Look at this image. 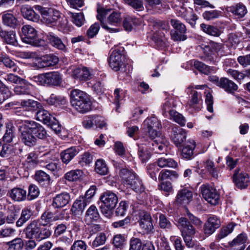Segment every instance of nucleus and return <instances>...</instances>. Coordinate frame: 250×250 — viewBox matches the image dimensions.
Wrapping results in <instances>:
<instances>
[{"label":"nucleus","mask_w":250,"mask_h":250,"mask_svg":"<svg viewBox=\"0 0 250 250\" xmlns=\"http://www.w3.org/2000/svg\"><path fill=\"white\" fill-rule=\"evenodd\" d=\"M110 11L109 9H106L103 7L97 8V18L100 21L102 27L109 33H116L119 31V29L114 27H110L118 26L121 23L122 18L121 13L113 12L107 17L106 22L104 21V18Z\"/></svg>","instance_id":"1"},{"label":"nucleus","mask_w":250,"mask_h":250,"mask_svg":"<svg viewBox=\"0 0 250 250\" xmlns=\"http://www.w3.org/2000/svg\"><path fill=\"white\" fill-rule=\"evenodd\" d=\"M70 98L72 106L78 112L83 113L91 109L90 96L86 92L79 89H73L70 91Z\"/></svg>","instance_id":"2"},{"label":"nucleus","mask_w":250,"mask_h":250,"mask_svg":"<svg viewBox=\"0 0 250 250\" xmlns=\"http://www.w3.org/2000/svg\"><path fill=\"white\" fill-rule=\"evenodd\" d=\"M120 176L124 180V184L137 192L144 191V186L141 179L133 172L127 168H122L120 170Z\"/></svg>","instance_id":"3"},{"label":"nucleus","mask_w":250,"mask_h":250,"mask_svg":"<svg viewBox=\"0 0 250 250\" xmlns=\"http://www.w3.org/2000/svg\"><path fill=\"white\" fill-rule=\"evenodd\" d=\"M100 199L102 202L100 206L101 212L105 217H110L118 201L117 196L113 192L107 190L101 195Z\"/></svg>","instance_id":"4"},{"label":"nucleus","mask_w":250,"mask_h":250,"mask_svg":"<svg viewBox=\"0 0 250 250\" xmlns=\"http://www.w3.org/2000/svg\"><path fill=\"white\" fill-rule=\"evenodd\" d=\"M222 47V44L213 42H210L207 45L202 44L200 45V48L204 55L202 57L203 59L206 62L215 63L218 60V52Z\"/></svg>","instance_id":"5"},{"label":"nucleus","mask_w":250,"mask_h":250,"mask_svg":"<svg viewBox=\"0 0 250 250\" xmlns=\"http://www.w3.org/2000/svg\"><path fill=\"white\" fill-rule=\"evenodd\" d=\"M21 39L23 42L36 46L43 45L44 41L39 40L37 35V32L32 26L25 25L22 27Z\"/></svg>","instance_id":"6"},{"label":"nucleus","mask_w":250,"mask_h":250,"mask_svg":"<svg viewBox=\"0 0 250 250\" xmlns=\"http://www.w3.org/2000/svg\"><path fill=\"white\" fill-rule=\"evenodd\" d=\"M33 81L40 85H60L62 77L58 72H50L33 77Z\"/></svg>","instance_id":"7"},{"label":"nucleus","mask_w":250,"mask_h":250,"mask_svg":"<svg viewBox=\"0 0 250 250\" xmlns=\"http://www.w3.org/2000/svg\"><path fill=\"white\" fill-rule=\"evenodd\" d=\"M34 8L41 15L43 22L48 25L56 24L61 17L60 12L53 8L44 7L39 5H35Z\"/></svg>","instance_id":"8"},{"label":"nucleus","mask_w":250,"mask_h":250,"mask_svg":"<svg viewBox=\"0 0 250 250\" xmlns=\"http://www.w3.org/2000/svg\"><path fill=\"white\" fill-rule=\"evenodd\" d=\"M161 127V123L155 117L146 118L142 125L143 129L148 133L150 138L152 139L160 136Z\"/></svg>","instance_id":"9"},{"label":"nucleus","mask_w":250,"mask_h":250,"mask_svg":"<svg viewBox=\"0 0 250 250\" xmlns=\"http://www.w3.org/2000/svg\"><path fill=\"white\" fill-rule=\"evenodd\" d=\"M18 124L19 130L21 133L20 137L21 142L28 146H34L37 143V138L28 129L27 124L25 121H19Z\"/></svg>","instance_id":"10"},{"label":"nucleus","mask_w":250,"mask_h":250,"mask_svg":"<svg viewBox=\"0 0 250 250\" xmlns=\"http://www.w3.org/2000/svg\"><path fill=\"white\" fill-rule=\"evenodd\" d=\"M125 58L121 52L117 50H113L109 58L108 62L110 67L114 71L125 72Z\"/></svg>","instance_id":"11"},{"label":"nucleus","mask_w":250,"mask_h":250,"mask_svg":"<svg viewBox=\"0 0 250 250\" xmlns=\"http://www.w3.org/2000/svg\"><path fill=\"white\" fill-rule=\"evenodd\" d=\"M203 198L211 205L218 204L220 195L216 189L208 185H203L200 188Z\"/></svg>","instance_id":"12"},{"label":"nucleus","mask_w":250,"mask_h":250,"mask_svg":"<svg viewBox=\"0 0 250 250\" xmlns=\"http://www.w3.org/2000/svg\"><path fill=\"white\" fill-rule=\"evenodd\" d=\"M138 223L142 232L144 234L150 233L153 229L152 219L148 213H140Z\"/></svg>","instance_id":"13"},{"label":"nucleus","mask_w":250,"mask_h":250,"mask_svg":"<svg viewBox=\"0 0 250 250\" xmlns=\"http://www.w3.org/2000/svg\"><path fill=\"white\" fill-rule=\"evenodd\" d=\"M178 227L180 230L182 236H193L196 233V229L190 222L185 217H180L178 220Z\"/></svg>","instance_id":"14"},{"label":"nucleus","mask_w":250,"mask_h":250,"mask_svg":"<svg viewBox=\"0 0 250 250\" xmlns=\"http://www.w3.org/2000/svg\"><path fill=\"white\" fill-rule=\"evenodd\" d=\"M27 124L28 129L30 130L31 132L35 136L39 139H44L46 137L47 133L44 128L40 124L34 121L24 120Z\"/></svg>","instance_id":"15"},{"label":"nucleus","mask_w":250,"mask_h":250,"mask_svg":"<svg viewBox=\"0 0 250 250\" xmlns=\"http://www.w3.org/2000/svg\"><path fill=\"white\" fill-rule=\"evenodd\" d=\"M93 71L89 68L84 67H78L72 71V76L80 81H87L91 78L93 75Z\"/></svg>","instance_id":"16"},{"label":"nucleus","mask_w":250,"mask_h":250,"mask_svg":"<svg viewBox=\"0 0 250 250\" xmlns=\"http://www.w3.org/2000/svg\"><path fill=\"white\" fill-rule=\"evenodd\" d=\"M1 19L3 24L11 28H15L18 25V21L16 16L11 10L6 11L1 14Z\"/></svg>","instance_id":"17"},{"label":"nucleus","mask_w":250,"mask_h":250,"mask_svg":"<svg viewBox=\"0 0 250 250\" xmlns=\"http://www.w3.org/2000/svg\"><path fill=\"white\" fill-rule=\"evenodd\" d=\"M196 147L195 142L193 140H188L181 150V156L182 158L189 160L194 157V150Z\"/></svg>","instance_id":"18"},{"label":"nucleus","mask_w":250,"mask_h":250,"mask_svg":"<svg viewBox=\"0 0 250 250\" xmlns=\"http://www.w3.org/2000/svg\"><path fill=\"white\" fill-rule=\"evenodd\" d=\"M71 200L67 192H62L56 195L53 199L52 206L54 208H61L65 206Z\"/></svg>","instance_id":"19"},{"label":"nucleus","mask_w":250,"mask_h":250,"mask_svg":"<svg viewBox=\"0 0 250 250\" xmlns=\"http://www.w3.org/2000/svg\"><path fill=\"white\" fill-rule=\"evenodd\" d=\"M89 201H87L83 196H80L74 202L71 210L75 215H81Z\"/></svg>","instance_id":"20"},{"label":"nucleus","mask_w":250,"mask_h":250,"mask_svg":"<svg viewBox=\"0 0 250 250\" xmlns=\"http://www.w3.org/2000/svg\"><path fill=\"white\" fill-rule=\"evenodd\" d=\"M78 147L73 146L62 151L60 154L61 159L63 164H68L79 152Z\"/></svg>","instance_id":"21"},{"label":"nucleus","mask_w":250,"mask_h":250,"mask_svg":"<svg viewBox=\"0 0 250 250\" xmlns=\"http://www.w3.org/2000/svg\"><path fill=\"white\" fill-rule=\"evenodd\" d=\"M59 62V58L52 54L43 56L37 63L38 68H42L55 65Z\"/></svg>","instance_id":"22"},{"label":"nucleus","mask_w":250,"mask_h":250,"mask_svg":"<svg viewBox=\"0 0 250 250\" xmlns=\"http://www.w3.org/2000/svg\"><path fill=\"white\" fill-rule=\"evenodd\" d=\"M187 137L186 131L180 127L174 128L172 129L171 139L177 146H180L185 141Z\"/></svg>","instance_id":"23"},{"label":"nucleus","mask_w":250,"mask_h":250,"mask_svg":"<svg viewBox=\"0 0 250 250\" xmlns=\"http://www.w3.org/2000/svg\"><path fill=\"white\" fill-rule=\"evenodd\" d=\"M233 180L237 187L240 189L245 188L250 182V177L246 173H235L233 175Z\"/></svg>","instance_id":"24"},{"label":"nucleus","mask_w":250,"mask_h":250,"mask_svg":"<svg viewBox=\"0 0 250 250\" xmlns=\"http://www.w3.org/2000/svg\"><path fill=\"white\" fill-rule=\"evenodd\" d=\"M192 192L187 188L180 189L176 196L177 202L181 204H188L192 199Z\"/></svg>","instance_id":"25"},{"label":"nucleus","mask_w":250,"mask_h":250,"mask_svg":"<svg viewBox=\"0 0 250 250\" xmlns=\"http://www.w3.org/2000/svg\"><path fill=\"white\" fill-rule=\"evenodd\" d=\"M62 217L57 213H53L49 211H45L39 219L40 224L45 226L51 222L61 219Z\"/></svg>","instance_id":"26"},{"label":"nucleus","mask_w":250,"mask_h":250,"mask_svg":"<svg viewBox=\"0 0 250 250\" xmlns=\"http://www.w3.org/2000/svg\"><path fill=\"white\" fill-rule=\"evenodd\" d=\"M41 226L42 225L39 220L32 221L24 229L26 237L29 238H36L41 229Z\"/></svg>","instance_id":"27"},{"label":"nucleus","mask_w":250,"mask_h":250,"mask_svg":"<svg viewBox=\"0 0 250 250\" xmlns=\"http://www.w3.org/2000/svg\"><path fill=\"white\" fill-rule=\"evenodd\" d=\"M228 11L238 19L244 17L248 12L246 6L241 2L228 7Z\"/></svg>","instance_id":"28"},{"label":"nucleus","mask_w":250,"mask_h":250,"mask_svg":"<svg viewBox=\"0 0 250 250\" xmlns=\"http://www.w3.org/2000/svg\"><path fill=\"white\" fill-rule=\"evenodd\" d=\"M191 95L190 99L188 104V109L190 112L198 111L200 109L199 102L201 95L198 92L193 90H191Z\"/></svg>","instance_id":"29"},{"label":"nucleus","mask_w":250,"mask_h":250,"mask_svg":"<svg viewBox=\"0 0 250 250\" xmlns=\"http://www.w3.org/2000/svg\"><path fill=\"white\" fill-rule=\"evenodd\" d=\"M47 38L50 43L55 48L63 51H66V47L61 39L53 33H48Z\"/></svg>","instance_id":"30"},{"label":"nucleus","mask_w":250,"mask_h":250,"mask_svg":"<svg viewBox=\"0 0 250 250\" xmlns=\"http://www.w3.org/2000/svg\"><path fill=\"white\" fill-rule=\"evenodd\" d=\"M21 12L23 17L28 20L34 22H38L40 20V16L29 5H23L21 8Z\"/></svg>","instance_id":"31"},{"label":"nucleus","mask_w":250,"mask_h":250,"mask_svg":"<svg viewBox=\"0 0 250 250\" xmlns=\"http://www.w3.org/2000/svg\"><path fill=\"white\" fill-rule=\"evenodd\" d=\"M0 37L3 42L8 44L15 45L17 42L16 35L15 31H6L0 27Z\"/></svg>","instance_id":"32"},{"label":"nucleus","mask_w":250,"mask_h":250,"mask_svg":"<svg viewBox=\"0 0 250 250\" xmlns=\"http://www.w3.org/2000/svg\"><path fill=\"white\" fill-rule=\"evenodd\" d=\"M219 87L230 93H234L238 89V86L234 82L224 77L221 78Z\"/></svg>","instance_id":"33"},{"label":"nucleus","mask_w":250,"mask_h":250,"mask_svg":"<svg viewBox=\"0 0 250 250\" xmlns=\"http://www.w3.org/2000/svg\"><path fill=\"white\" fill-rule=\"evenodd\" d=\"M9 195L12 199L15 201H22L26 197V191L21 188H15L11 190Z\"/></svg>","instance_id":"34"},{"label":"nucleus","mask_w":250,"mask_h":250,"mask_svg":"<svg viewBox=\"0 0 250 250\" xmlns=\"http://www.w3.org/2000/svg\"><path fill=\"white\" fill-rule=\"evenodd\" d=\"M19 84L20 85L16 86L14 88V92L15 94L29 95L31 94V85L28 83L25 80H24V82H21Z\"/></svg>","instance_id":"35"},{"label":"nucleus","mask_w":250,"mask_h":250,"mask_svg":"<svg viewBox=\"0 0 250 250\" xmlns=\"http://www.w3.org/2000/svg\"><path fill=\"white\" fill-rule=\"evenodd\" d=\"M159 136L155 138H150L151 141L149 142L148 145L149 149L152 150L156 153L161 154L166 148V146L161 142H158L160 140Z\"/></svg>","instance_id":"36"},{"label":"nucleus","mask_w":250,"mask_h":250,"mask_svg":"<svg viewBox=\"0 0 250 250\" xmlns=\"http://www.w3.org/2000/svg\"><path fill=\"white\" fill-rule=\"evenodd\" d=\"M46 102L49 105H53L56 107H61L66 104V100L63 97L57 96L52 94L50 97L46 100Z\"/></svg>","instance_id":"37"},{"label":"nucleus","mask_w":250,"mask_h":250,"mask_svg":"<svg viewBox=\"0 0 250 250\" xmlns=\"http://www.w3.org/2000/svg\"><path fill=\"white\" fill-rule=\"evenodd\" d=\"M33 215V212L30 208H23L21 212V217L16 222V226L20 227L29 220Z\"/></svg>","instance_id":"38"},{"label":"nucleus","mask_w":250,"mask_h":250,"mask_svg":"<svg viewBox=\"0 0 250 250\" xmlns=\"http://www.w3.org/2000/svg\"><path fill=\"white\" fill-rule=\"evenodd\" d=\"M2 65L6 68L12 69L14 72L17 71L18 69L15 63L6 54L0 55V65Z\"/></svg>","instance_id":"39"},{"label":"nucleus","mask_w":250,"mask_h":250,"mask_svg":"<svg viewBox=\"0 0 250 250\" xmlns=\"http://www.w3.org/2000/svg\"><path fill=\"white\" fill-rule=\"evenodd\" d=\"M193 66L196 69L206 75H208L210 73L216 71L215 67L208 66L203 62L197 60L194 61Z\"/></svg>","instance_id":"40"},{"label":"nucleus","mask_w":250,"mask_h":250,"mask_svg":"<svg viewBox=\"0 0 250 250\" xmlns=\"http://www.w3.org/2000/svg\"><path fill=\"white\" fill-rule=\"evenodd\" d=\"M157 166L161 168L170 167L176 168L178 163L171 158H160L157 161Z\"/></svg>","instance_id":"41"},{"label":"nucleus","mask_w":250,"mask_h":250,"mask_svg":"<svg viewBox=\"0 0 250 250\" xmlns=\"http://www.w3.org/2000/svg\"><path fill=\"white\" fill-rule=\"evenodd\" d=\"M248 240V237L246 233H242L239 234L231 242H229V246H234L245 249L246 243Z\"/></svg>","instance_id":"42"},{"label":"nucleus","mask_w":250,"mask_h":250,"mask_svg":"<svg viewBox=\"0 0 250 250\" xmlns=\"http://www.w3.org/2000/svg\"><path fill=\"white\" fill-rule=\"evenodd\" d=\"M37 119L43 122L44 124H50L51 121V116L46 110L42 108L37 112Z\"/></svg>","instance_id":"43"},{"label":"nucleus","mask_w":250,"mask_h":250,"mask_svg":"<svg viewBox=\"0 0 250 250\" xmlns=\"http://www.w3.org/2000/svg\"><path fill=\"white\" fill-rule=\"evenodd\" d=\"M21 104L22 106L25 107L26 110L31 111L39 110L42 107L40 103L32 100H23L21 101Z\"/></svg>","instance_id":"44"},{"label":"nucleus","mask_w":250,"mask_h":250,"mask_svg":"<svg viewBox=\"0 0 250 250\" xmlns=\"http://www.w3.org/2000/svg\"><path fill=\"white\" fill-rule=\"evenodd\" d=\"M12 95L8 87L0 80V103L10 98Z\"/></svg>","instance_id":"45"},{"label":"nucleus","mask_w":250,"mask_h":250,"mask_svg":"<svg viewBox=\"0 0 250 250\" xmlns=\"http://www.w3.org/2000/svg\"><path fill=\"white\" fill-rule=\"evenodd\" d=\"M202 30L207 34L214 36L218 37L221 34V31L216 27L206 24L205 23H202L200 25Z\"/></svg>","instance_id":"46"},{"label":"nucleus","mask_w":250,"mask_h":250,"mask_svg":"<svg viewBox=\"0 0 250 250\" xmlns=\"http://www.w3.org/2000/svg\"><path fill=\"white\" fill-rule=\"evenodd\" d=\"M236 224L234 223H231L229 224L226 226L223 227L219 230L217 234V238L218 239H222L229 234L231 233Z\"/></svg>","instance_id":"47"},{"label":"nucleus","mask_w":250,"mask_h":250,"mask_svg":"<svg viewBox=\"0 0 250 250\" xmlns=\"http://www.w3.org/2000/svg\"><path fill=\"white\" fill-rule=\"evenodd\" d=\"M107 239V234L103 232H99L95 237L94 240L92 243L91 247L92 248H97L105 244Z\"/></svg>","instance_id":"48"},{"label":"nucleus","mask_w":250,"mask_h":250,"mask_svg":"<svg viewBox=\"0 0 250 250\" xmlns=\"http://www.w3.org/2000/svg\"><path fill=\"white\" fill-rule=\"evenodd\" d=\"M95 165V169L97 173L102 175L107 174L108 167H107L105 162L103 159H98Z\"/></svg>","instance_id":"49"},{"label":"nucleus","mask_w":250,"mask_h":250,"mask_svg":"<svg viewBox=\"0 0 250 250\" xmlns=\"http://www.w3.org/2000/svg\"><path fill=\"white\" fill-rule=\"evenodd\" d=\"M39 161L36 153L32 152L27 155L25 161V165L29 168H35L38 164Z\"/></svg>","instance_id":"50"},{"label":"nucleus","mask_w":250,"mask_h":250,"mask_svg":"<svg viewBox=\"0 0 250 250\" xmlns=\"http://www.w3.org/2000/svg\"><path fill=\"white\" fill-rule=\"evenodd\" d=\"M35 179L40 184L44 185L49 183L50 176L44 171L40 170L35 174Z\"/></svg>","instance_id":"51"},{"label":"nucleus","mask_w":250,"mask_h":250,"mask_svg":"<svg viewBox=\"0 0 250 250\" xmlns=\"http://www.w3.org/2000/svg\"><path fill=\"white\" fill-rule=\"evenodd\" d=\"M15 148L13 145L10 144L1 145L0 147V156L8 157L10 155L15 153Z\"/></svg>","instance_id":"52"},{"label":"nucleus","mask_w":250,"mask_h":250,"mask_svg":"<svg viewBox=\"0 0 250 250\" xmlns=\"http://www.w3.org/2000/svg\"><path fill=\"white\" fill-rule=\"evenodd\" d=\"M139 157L143 163L146 162L151 157V153L148 151V147L146 146H140L138 151Z\"/></svg>","instance_id":"53"},{"label":"nucleus","mask_w":250,"mask_h":250,"mask_svg":"<svg viewBox=\"0 0 250 250\" xmlns=\"http://www.w3.org/2000/svg\"><path fill=\"white\" fill-rule=\"evenodd\" d=\"M93 161L92 154L89 152H85L80 156L79 163L82 166H87L92 163Z\"/></svg>","instance_id":"54"},{"label":"nucleus","mask_w":250,"mask_h":250,"mask_svg":"<svg viewBox=\"0 0 250 250\" xmlns=\"http://www.w3.org/2000/svg\"><path fill=\"white\" fill-rule=\"evenodd\" d=\"M227 73L228 75L231 76L237 82H240L246 77V73L245 72L243 73L233 69H229Z\"/></svg>","instance_id":"55"},{"label":"nucleus","mask_w":250,"mask_h":250,"mask_svg":"<svg viewBox=\"0 0 250 250\" xmlns=\"http://www.w3.org/2000/svg\"><path fill=\"white\" fill-rule=\"evenodd\" d=\"M83 174V172L80 169L71 170L67 172L65 175V178L69 181H76L79 180Z\"/></svg>","instance_id":"56"},{"label":"nucleus","mask_w":250,"mask_h":250,"mask_svg":"<svg viewBox=\"0 0 250 250\" xmlns=\"http://www.w3.org/2000/svg\"><path fill=\"white\" fill-rule=\"evenodd\" d=\"M69 14L72 18V22L76 26L81 27L84 24V16L82 13H77L70 12Z\"/></svg>","instance_id":"57"},{"label":"nucleus","mask_w":250,"mask_h":250,"mask_svg":"<svg viewBox=\"0 0 250 250\" xmlns=\"http://www.w3.org/2000/svg\"><path fill=\"white\" fill-rule=\"evenodd\" d=\"M205 166L208 172L213 178H218V171L213 161L210 160H207L205 163Z\"/></svg>","instance_id":"58"},{"label":"nucleus","mask_w":250,"mask_h":250,"mask_svg":"<svg viewBox=\"0 0 250 250\" xmlns=\"http://www.w3.org/2000/svg\"><path fill=\"white\" fill-rule=\"evenodd\" d=\"M19 210L16 209L14 206H11L8 208V214L5 218L7 223H13L18 217Z\"/></svg>","instance_id":"59"},{"label":"nucleus","mask_w":250,"mask_h":250,"mask_svg":"<svg viewBox=\"0 0 250 250\" xmlns=\"http://www.w3.org/2000/svg\"><path fill=\"white\" fill-rule=\"evenodd\" d=\"M9 250H21L23 246L21 239L17 238L7 243Z\"/></svg>","instance_id":"60"},{"label":"nucleus","mask_w":250,"mask_h":250,"mask_svg":"<svg viewBox=\"0 0 250 250\" xmlns=\"http://www.w3.org/2000/svg\"><path fill=\"white\" fill-rule=\"evenodd\" d=\"M170 119L177 123L180 125L181 126H184L186 124V120L182 114L179 113L175 110L174 111H170V114L169 115Z\"/></svg>","instance_id":"61"},{"label":"nucleus","mask_w":250,"mask_h":250,"mask_svg":"<svg viewBox=\"0 0 250 250\" xmlns=\"http://www.w3.org/2000/svg\"><path fill=\"white\" fill-rule=\"evenodd\" d=\"M170 24L176 31L180 33H186L187 31L186 26L181 21L176 19H171Z\"/></svg>","instance_id":"62"},{"label":"nucleus","mask_w":250,"mask_h":250,"mask_svg":"<svg viewBox=\"0 0 250 250\" xmlns=\"http://www.w3.org/2000/svg\"><path fill=\"white\" fill-rule=\"evenodd\" d=\"M159 225L160 227L163 229H169L172 224L167 218L163 214H159Z\"/></svg>","instance_id":"63"},{"label":"nucleus","mask_w":250,"mask_h":250,"mask_svg":"<svg viewBox=\"0 0 250 250\" xmlns=\"http://www.w3.org/2000/svg\"><path fill=\"white\" fill-rule=\"evenodd\" d=\"M86 216L90 219L97 220L99 217V214L97 208L95 206H91L87 209Z\"/></svg>","instance_id":"64"}]
</instances>
